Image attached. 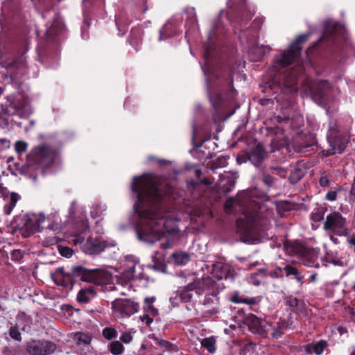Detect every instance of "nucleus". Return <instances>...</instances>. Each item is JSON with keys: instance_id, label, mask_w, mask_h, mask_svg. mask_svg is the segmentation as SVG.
<instances>
[{"instance_id": "nucleus-12", "label": "nucleus", "mask_w": 355, "mask_h": 355, "mask_svg": "<svg viewBox=\"0 0 355 355\" xmlns=\"http://www.w3.org/2000/svg\"><path fill=\"white\" fill-rule=\"evenodd\" d=\"M51 277L58 286L63 287L69 286L72 281L71 275L65 272L63 268H57L55 272L51 274Z\"/></svg>"}, {"instance_id": "nucleus-23", "label": "nucleus", "mask_w": 355, "mask_h": 355, "mask_svg": "<svg viewBox=\"0 0 355 355\" xmlns=\"http://www.w3.org/2000/svg\"><path fill=\"white\" fill-rule=\"evenodd\" d=\"M326 346H327L326 342L321 340V341H319L318 343H317L316 344L307 345L306 351L309 353H311V354L314 353L317 355H319L323 352V350Z\"/></svg>"}, {"instance_id": "nucleus-1", "label": "nucleus", "mask_w": 355, "mask_h": 355, "mask_svg": "<svg viewBox=\"0 0 355 355\" xmlns=\"http://www.w3.org/2000/svg\"><path fill=\"white\" fill-rule=\"evenodd\" d=\"M158 182L157 178L145 175L135 178L132 183V191L137 193L138 199L135 209L144 220L138 238L149 243L159 241L165 232L173 233L177 229L175 223L165 218L157 204L162 196Z\"/></svg>"}, {"instance_id": "nucleus-36", "label": "nucleus", "mask_w": 355, "mask_h": 355, "mask_svg": "<svg viewBox=\"0 0 355 355\" xmlns=\"http://www.w3.org/2000/svg\"><path fill=\"white\" fill-rule=\"evenodd\" d=\"M103 209L101 206H95L92 207L91 216L93 218L99 217L103 214Z\"/></svg>"}, {"instance_id": "nucleus-10", "label": "nucleus", "mask_w": 355, "mask_h": 355, "mask_svg": "<svg viewBox=\"0 0 355 355\" xmlns=\"http://www.w3.org/2000/svg\"><path fill=\"white\" fill-rule=\"evenodd\" d=\"M107 246L105 241L89 237L83 244L82 249L86 254H94L101 253Z\"/></svg>"}, {"instance_id": "nucleus-16", "label": "nucleus", "mask_w": 355, "mask_h": 355, "mask_svg": "<svg viewBox=\"0 0 355 355\" xmlns=\"http://www.w3.org/2000/svg\"><path fill=\"white\" fill-rule=\"evenodd\" d=\"M94 286L83 288L79 291L77 295V301L80 303H87L96 295Z\"/></svg>"}, {"instance_id": "nucleus-49", "label": "nucleus", "mask_w": 355, "mask_h": 355, "mask_svg": "<svg viewBox=\"0 0 355 355\" xmlns=\"http://www.w3.org/2000/svg\"><path fill=\"white\" fill-rule=\"evenodd\" d=\"M282 329L279 326H278L277 329H275L272 334V336L276 338L280 337L282 336Z\"/></svg>"}, {"instance_id": "nucleus-50", "label": "nucleus", "mask_w": 355, "mask_h": 355, "mask_svg": "<svg viewBox=\"0 0 355 355\" xmlns=\"http://www.w3.org/2000/svg\"><path fill=\"white\" fill-rule=\"evenodd\" d=\"M347 242L351 248H353L355 252V236H348Z\"/></svg>"}, {"instance_id": "nucleus-27", "label": "nucleus", "mask_w": 355, "mask_h": 355, "mask_svg": "<svg viewBox=\"0 0 355 355\" xmlns=\"http://www.w3.org/2000/svg\"><path fill=\"white\" fill-rule=\"evenodd\" d=\"M324 83H313L310 85V92L313 96L318 98H321L323 95V92L321 88L324 86Z\"/></svg>"}, {"instance_id": "nucleus-46", "label": "nucleus", "mask_w": 355, "mask_h": 355, "mask_svg": "<svg viewBox=\"0 0 355 355\" xmlns=\"http://www.w3.org/2000/svg\"><path fill=\"white\" fill-rule=\"evenodd\" d=\"M336 198L337 192L336 191H329L326 195V198L329 201H334Z\"/></svg>"}, {"instance_id": "nucleus-64", "label": "nucleus", "mask_w": 355, "mask_h": 355, "mask_svg": "<svg viewBox=\"0 0 355 355\" xmlns=\"http://www.w3.org/2000/svg\"><path fill=\"white\" fill-rule=\"evenodd\" d=\"M352 289L355 291V283L353 284Z\"/></svg>"}, {"instance_id": "nucleus-52", "label": "nucleus", "mask_w": 355, "mask_h": 355, "mask_svg": "<svg viewBox=\"0 0 355 355\" xmlns=\"http://www.w3.org/2000/svg\"><path fill=\"white\" fill-rule=\"evenodd\" d=\"M155 297H148L145 299V302L146 303H147L148 307L149 306V305H153V303L155 302Z\"/></svg>"}, {"instance_id": "nucleus-19", "label": "nucleus", "mask_w": 355, "mask_h": 355, "mask_svg": "<svg viewBox=\"0 0 355 355\" xmlns=\"http://www.w3.org/2000/svg\"><path fill=\"white\" fill-rule=\"evenodd\" d=\"M198 291H205L211 288L214 285V281L210 277H205L198 279L192 282Z\"/></svg>"}, {"instance_id": "nucleus-9", "label": "nucleus", "mask_w": 355, "mask_h": 355, "mask_svg": "<svg viewBox=\"0 0 355 355\" xmlns=\"http://www.w3.org/2000/svg\"><path fill=\"white\" fill-rule=\"evenodd\" d=\"M212 275L218 280L233 279L236 275L235 270L230 265L217 263L213 266Z\"/></svg>"}, {"instance_id": "nucleus-39", "label": "nucleus", "mask_w": 355, "mask_h": 355, "mask_svg": "<svg viewBox=\"0 0 355 355\" xmlns=\"http://www.w3.org/2000/svg\"><path fill=\"white\" fill-rule=\"evenodd\" d=\"M120 340L123 343L128 344L132 340V335L130 332H124L121 336Z\"/></svg>"}, {"instance_id": "nucleus-18", "label": "nucleus", "mask_w": 355, "mask_h": 355, "mask_svg": "<svg viewBox=\"0 0 355 355\" xmlns=\"http://www.w3.org/2000/svg\"><path fill=\"white\" fill-rule=\"evenodd\" d=\"M288 171L291 172L288 180L291 184L297 183L304 175V171L298 164L291 166V168Z\"/></svg>"}, {"instance_id": "nucleus-59", "label": "nucleus", "mask_w": 355, "mask_h": 355, "mask_svg": "<svg viewBox=\"0 0 355 355\" xmlns=\"http://www.w3.org/2000/svg\"><path fill=\"white\" fill-rule=\"evenodd\" d=\"M163 345H164V346H165V347H168V345H169L170 344H169L168 342H166V341H164V342H163Z\"/></svg>"}, {"instance_id": "nucleus-21", "label": "nucleus", "mask_w": 355, "mask_h": 355, "mask_svg": "<svg viewBox=\"0 0 355 355\" xmlns=\"http://www.w3.org/2000/svg\"><path fill=\"white\" fill-rule=\"evenodd\" d=\"M248 325L250 329L254 332L260 333L263 331V322L256 315H252L249 317Z\"/></svg>"}, {"instance_id": "nucleus-5", "label": "nucleus", "mask_w": 355, "mask_h": 355, "mask_svg": "<svg viewBox=\"0 0 355 355\" xmlns=\"http://www.w3.org/2000/svg\"><path fill=\"white\" fill-rule=\"evenodd\" d=\"M323 229L331 235H349L345 218L337 211H334L327 216L326 220L323 224Z\"/></svg>"}, {"instance_id": "nucleus-60", "label": "nucleus", "mask_w": 355, "mask_h": 355, "mask_svg": "<svg viewBox=\"0 0 355 355\" xmlns=\"http://www.w3.org/2000/svg\"><path fill=\"white\" fill-rule=\"evenodd\" d=\"M219 160H220V161H223V164H225V162H226V159H225V158H220V159H219Z\"/></svg>"}, {"instance_id": "nucleus-58", "label": "nucleus", "mask_w": 355, "mask_h": 355, "mask_svg": "<svg viewBox=\"0 0 355 355\" xmlns=\"http://www.w3.org/2000/svg\"><path fill=\"white\" fill-rule=\"evenodd\" d=\"M316 278H317V275H316V274H312V275L310 276V280H311V282H314L316 280Z\"/></svg>"}, {"instance_id": "nucleus-40", "label": "nucleus", "mask_w": 355, "mask_h": 355, "mask_svg": "<svg viewBox=\"0 0 355 355\" xmlns=\"http://www.w3.org/2000/svg\"><path fill=\"white\" fill-rule=\"evenodd\" d=\"M236 200L232 198L228 199L225 204V209L227 213H230L232 211V208L236 204Z\"/></svg>"}, {"instance_id": "nucleus-15", "label": "nucleus", "mask_w": 355, "mask_h": 355, "mask_svg": "<svg viewBox=\"0 0 355 355\" xmlns=\"http://www.w3.org/2000/svg\"><path fill=\"white\" fill-rule=\"evenodd\" d=\"M348 139L345 137H337L334 141H330L331 150H327V155H333L335 153H342L345 149Z\"/></svg>"}, {"instance_id": "nucleus-24", "label": "nucleus", "mask_w": 355, "mask_h": 355, "mask_svg": "<svg viewBox=\"0 0 355 355\" xmlns=\"http://www.w3.org/2000/svg\"><path fill=\"white\" fill-rule=\"evenodd\" d=\"M19 199V196L17 193L12 192L10 194V202H9V204L6 205L3 208L4 213L6 215H9L11 214L12 211L13 210L14 207H15Z\"/></svg>"}, {"instance_id": "nucleus-55", "label": "nucleus", "mask_w": 355, "mask_h": 355, "mask_svg": "<svg viewBox=\"0 0 355 355\" xmlns=\"http://www.w3.org/2000/svg\"><path fill=\"white\" fill-rule=\"evenodd\" d=\"M171 245L170 244L169 241H167L165 243H162L161 245V247L162 248H164V249H166V248H171Z\"/></svg>"}, {"instance_id": "nucleus-6", "label": "nucleus", "mask_w": 355, "mask_h": 355, "mask_svg": "<svg viewBox=\"0 0 355 355\" xmlns=\"http://www.w3.org/2000/svg\"><path fill=\"white\" fill-rule=\"evenodd\" d=\"M112 309L114 317L123 318L138 312L139 305L128 299H116L112 302Z\"/></svg>"}, {"instance_id": "nucleus-48", "label": "nucleus", "mask_w": 355, "mask_h": 355, "mask_svg": "<svg viewBox=\"0 0 355 355\" xmlns=\"http://www.w3.org/2000/svg\"><path fill=\"white\" fill-rule=\"evenodd\" d=\"M141 320L146 324V325L150 326L153 322V318H151L148 314H145L141 317Z\"/></svg>"}, {"instance_id": "nucleus-43", "label": "nucleus", "mask_w": 355, "mask_h": 355, "mask_svg": "<svg viewBox=\"0 0 355 355\" xmlns=\"http://www.w3.org/2000/svg\"><path fill=\"white\" fill-rule=\"evenodd\" d=\"M274 180L275 179L273 178V177L270 174L266 173L263 174V181L268 186L272 185V184L274 183Z\"/></svg>"}, {"instance_id": "nucleus-35", "label": "nucleus", "mask_w": 355, "mask_h": 355, "mask_svg": "<svg viewBox=\"0 0 355 355\" xmlns=\"http://www.w3.org/2000/svg\"><path fill=\"white\" fill-rule=\"evenodd\" d=\"M27 147V143L22 141H17L15 144V150L19 154L24 153L26 150Z\"/></svg>"}, {"instance_id": "nucleus-29", "label": "nucleus", "mask_w": 355, "mask_h": 355, "mask_svg": "<svg viewBox=\"0 0 355 355\" xmlns=\"http://www.w3.org/2000/svg\"><path fill=\"white\" fill-rule=\"evenodd\" d=\"M174 261L180 265L187 263L189 260V256L187 253L176 252L173 254Z\"/></svg>"}, {"instance_id": "nucleus-11", "label": "nucleus", "mask_w": 355, "mask_h": 355, "mask_svg": "<svg viewBox=\"0 0 355 355\" xmlns=\"http://www.w3.org/2000/svg\"><path fill=\"white\" fill-rule=\"evenodd\" d=\"M267 157V152L260 143L256 144L248 153V158L255 166H259Z\"/></svg>"}, {"instance_id": "nucleus-54", "label": "nucleus", "mask_w": 355, "mask_h": 355, "mask_svg": "<svg viewBox=\"0 0 355 355\" xmlns=\"http://www.w3.org/2000/svg\"><path fill=\"white\" fill-rule=\"evenodd\" d=\"M295 81V78L294 76H292L291 80L288 81V83H285L284 85L286 87H291V86L293 85Z\"/></svg>"}, {"instance_id": "nucleus-56", "label": "nucleus", "mask_w": 355, "mask_h": 355, "mask_svg": "<svg viewBox=\"0 0 355 355\" xmlns=\"http://www.w3.org/2000/svg\"><path fill=\"white\" fill-rule=\"evenodd\" d=\"M201 182L205 185H209L211 182L207 178H204L201 180Z\"/></svg>"}, {"instance_id": "nucleus-41", "label": "nucleus", "mask_w": 355, "mask_h": 355, "mask_svg": "<svg viewBox=\"0 0 355 355\" xmlns=\"http://www.w3.org/2000/svg\"><path fill=\"white\" fill-rule=\"evenodd\" d=\"M231 301L234 303L244 302V303H247V304H252L254 302V300L253 299L241 300V299H240V297L239 295H234L232 297Z\"/></svg>"}, {"instance_id": "nucleus-42", "label": "nucleus", "mask_w": 355, "mask_h": 355, "mask_svg": "<svg viewBox=\"0 0 355 355\" xmlns=\"http://www.w3.org/2000/svg\"><path fill=\"white\" fill-rule=\"evenodd\" d=\"M59 251L62 256L66 257H69L73 254L72 250L68 247H60Z\"/></svg>"}, {"instance_id": "nucleus-34", "label": "nucleus", "mask_w": 355, "mask_h": 355, "mask_svg": "<svg viewBox=\"0 0 355 355\" xmlns=\"http://www.w3.org/2000/svg\"><path fill=\"white\" fill-rule=\"evenodd\" d=\"M270 169L275 171V174L280 177L285 178L289 169L282 167V166H272Z\"/></svg>"}, {"instance_id": "nucleus-31", "label": "nucleus", "mask_w": 355, "mask_h": 355, "mask_svg": "<svg viewBox=\"0 0 355 355\" xmlns=\"http://www.w3.org/2000/svg\"><path fill=\"white\" fill-rule=\"evenodd\" d=\"M103 335L106 339L111 340L116 337L117 331L114 328L107 327L103 330Z\"/></svg>"}, {"instance_id": "nucleus-38", "label": "nucleus", "mask_w": 355, "mask_h": 355, "mask_svg": "<svg viewBox=\"0 0 355 355\" xmlns=\"http://www.w3.org/2000/svg\"><path fill=\"white\" fill-rule=\"evenodd\" d=\"M284 270L286 272V276L297 275V269L291 265H286L284 268Z\"/></svg>"}, {"instance_id": "nucleus-32", "label": "nucleus", "mask_w": 355, "mask_h": 355, "mask_svg": "<svg viewBox=\"0 0 355 355\" xmlns=\"http://www.w3.org/2000/svg\"><path fill=\"white\" fill-rule=\"evenodd\" d=\"M9 335L12 338L19 342L22 339L21 332L16 326L10 327L9 329Z\"/></svg>"}, {"instance_id": "nucleus-63", "label": "nucleus", "mask_w": 355, "mask_h": 355, "mask_svg": "<svg viewBox=\"0 0 355 355\" xmlns=\"http://www.w3.org/2000/svg\"><path fill=\"white\" fill-rule=\"evenodd\" d=\"M237 160H238V162H239L240 163H241V162H245V160H243V161H241V162H240V157L237 158Z\"/></svg>"}, {"instance_id": "nucleus-26", "label": "nucleus", "mask_w": 355, "mask_h": 355, "mask_svg": "<svg viewBox=\"0 0 355 355\" xmlns=\"http://www.w3.org/2000/svg\"><path fill=\"white\" fill-rule=\"evenodd\" d=\"M201 345L210 353L216 351V339L214 337L205 338L201 340Z\"/></svg>"}, {"instance_id": "nucleus-17", "label": "nucleus", "mask_w": 355, "mask_h": 355, "mask_svg": "<svg viewBox=\"0 0 355 355\" xmlns=\"http://www.w3.org/2000/svg\"><path fill=\"white\" fill-rule=\"evenodd\" d=\"M318 258V252L316 250L309 249L305 251L303 255L304 264L307 266H313L315 268L319 267V263L317 262Z\"/></svg>"}, {"instance_id": "nucleus-62", "label": "nucleus", "mask_w": 355, "mask_h": 355, "mask_svg": "<svg viewBox=\"0 0 355 355\" xmlns=\"http://www.w3.org/2000/svg\"><path fill=\"white\" fill-rule=\"evenodd\" d=\"M0 141H1V143H4V142L6 141V139H0Z\"/></svg>"}, {"instance_id": "nucleus-30", "label": "nucleus", "mask_w": 355, "mask_h": 355, "mask_svg": "<svg viewBox=\"0 0 355 355\" xmlns=\"http://www.w3.org/2000/svg\"><path fill=\"white\" fill-rule=\"evenodd\" d=\"M124 347L121 342L116 340L110 345V351L114 355H119L123 353Z\"/></svg>"}, {"instance_id": "nucleus-44", "label": "nucleus", "mask_w": 355, "mask_h": 355, "mask_svg": "<svg viewBox=\"0 0 355 355\" xmlns=\"http://www.w3.org/2000/svg\"><path fill=\"white\" fill-rule=\"evenodd\" d=\"M329 178L326 174H322L320 179V184L322 187H327L329 185Z\"/></svg>"}, {"instance_id": "nucleus-8", "label": "nucleus", "mask_w": 355, "mask_h": 355, "mask_svg": "<svg viewBox=\"0 0 355 355\" xmlns=\"http://www.w3.org/2000/svg\"><path fill=\"white\" fill-rule=\"evenodd\" d=\"M316 144L313 134L309 132H298L293 139L292 145L297 152H304L306 148Z\"/></svg>"}, {"instance_id": "nucleus-13", "label": "nucleus", "mask_w": 355, "mask_h": 355, "mask_svg": "<svg viewBox=\"0 0 355 355\" xmlns=\"http://www.w3.org/2000/svg\"><path fill=\"white\" fill-rule=\"evenodd\" d=\"M289 144L288 138L285 135L284 131L279 128H277L275 137L271 140V152L286 147Z\"/></svg>"}, {"instance_id": "nucleus-20", "label": "nucleus", "mask_w": 355, "mask_h": 355, "mask_svg": "<svg viewBox=\"0 0 355 355\" xmlns=\"http://www.w3.org/2000/svg\"><path fill=\"white\" fill-rule=\"evenodd\" d=\"M193 292L198 293V291L195 287V284L193 283L189 284L180 291V297L184 302H189L192 299L193 296Z\"/></svg>"}, {"instance_id": "nucleus-14", "label": "nucleus", "mask_w": 355, "mask_h": 355, "mask_svg": "<svg viewBox=\"0 0 355 355\" xmlns=\"http://www.w3.org/2000/svg\"><path fill=\"white\" fill-rule=\"evenodd\" d=\"M74 275L80 277L81 280L94 284H98L97 274L94 271L87 270V269L81 267L76 266L73 268Z\"/></svg>"}, {"instance_id": "nucleus-57", "label": "nucleus", "mask_w": 355, "mask_h": 355, "mask_svg": "<svg viewBox=\"0 0 355 355\" xmlns=\"http://www.w3.org/2000/svg\"><path fill=\"white\" fill-rule=\"evenodd\" d=\"M202 171L200 169H196L195 171V175L197 178H200L201 176Z\"/></svg>"}, {"instance_id": "nucleus-45", "label": "nucleus", "mask_w": 355, "mask_h": 355, "mask_svg": "<svg viewBox=\"0 0 355 355\" xmlns=\"http://www.w3.org/2000/svg\"><path fill=\"white\" fill-rule=\"evenodd\" d=\"M48 229L54 232H60L61 230V225L58 223L53 222L48 226Z\"/></svg>"}, {"instance_id": "nucleus-2", "label": "nucleus", "mask_w": 355, "mask_h": 355, "mask_svg": "<svg viewBox=\"0 0 355 355\" xmlns=\"http://www.w3.org/2000/svg\"><path fill=\"white\" fill-rule=\"evenodd\" d=\"M238 205L242 207L243 217L236 221L237 232L244 236L250 237L257 225V211L260 207L254 200L239 196Z\"/></svg>"}, {"instance_id": "nucleus-61", "label": "nucleus", "mask_w": 355, "mask_h": 355, "mask_svg": "<svg viewBox=\"0 0 355 355\" xmlns=\"http://www.w3.org/2000/svg\"><path fill=\"white\" fill-rule=\"evenodd\" d=\"M75 205H76V202H73L71 203V208L74 207H75Z\"/></svg>"}, {"instance_id": "nucleus-51", "label": "nucleus", "mask_w": 355, "mask_h": 355, "mask_svg": "<svg viewBox=\"0 0 355 355\" xmlns=\"http://www.w3.org/2000/svg\"><path fill=\"white\" fill-rule=\"evenodd\" d=\"M148 313H150L153 315H157L158 314V310L155 309L153 305H149L148 307Z\"/></svg>"}, {"instance_id": "nucleus-25", "label": "nucleus", "mask_w": 355, "mask_h": 355, "mask_svg": "<svg viewBox=\"0 0 355 355\" xmlns=\"http://www.w3.org/2000/svg\"><path fill=\"white\" fill-rule=\"evenodd\" d=\"M74 338L78 345H88L92 340L89 334L83 332H77L74 336Z\"/></svg>"}, {"instance_id": "nucleus-33", "label": "nucleus", "mask_w": 355, "mask_h": 355, "mask_svg": "<svg viewBox=\"0 0 355 355\" xmlns=\"http://www.w3.org/2000/svg\"><path fill=\"white\" fill-rule=\"evenodd\" d=\"M33 220L35 222V224L39 229V232H41L42 230V227H41L42 224L44 223L46 220V217L43 214H38L33 215Z\"/></svg>"}, {"instance_id": "nucleus-53", "label": "nucleus", "mask_w": 355, "mask_h": 355, "mask_svg": "<svg viewBox=\"0 0 355 355\" xmlns=\"http://www.w3.org/2000/svg\"><path fill=\"white\" fill-rule=\"evenodd\" d=\"M294 276H295V279H296L299 283H300L301 284H303V281H302L303 276H302V275H301V274H300L299 272H297V275H295Z\"/></svg>"}, {"instance_id": "nucleus-47", "label": "nucleus", "mask_w": 355, "mask_h": 355, "mask_svg": "<svg viewBox=\"0 0 355 355\" xmlns=\"http://www.w3.org/2000/svg\"><path fill=\"white\" fill-rule=\"evenodd\" d=\"M282 270L281 268H277L275 270L269 272L268 275L272 278H277L281 276L280 272Z\"/></svg>"}, {"instance_id": "nucleus-22", "label": "nucleus", "mask_w": 355, "mask_h": 355, "mask_svg": "<svg viewBox=\"0 0 355 355\" xmlns=\"http://www.w3.org/2000/svg\"><path fill=\"white\" fill-rule=\"evenodd\" d=\"M250 51V53L255 55L254 60H259L266 53L270 51V47L267 45H257L252 46Z\"/></svg>"}, {"instance_id": "nucleus-3", "label": "nucleus", "mask_w": 355, "mask_h": 355, "mask_svg": "<svg viewBox=\"0 0 355 355\" xmlns=\"http://www.w3.org/2000/svg\"><path fill=\"white\" fill-rule=\"evenodd\" d=\"M309 36V34L298 36L286 50L276 56L274 67L282 69L297 61L301 55V45L308 40Z\"/></svg>"}, {"instance_id": "nucleus-4", "label": "nucleus", "mask_w": 355, "mask_h": 355, "mask_svg": "<svg viewBox=\"0 0 355 355\" xmlns=\"http://www.w3.org/2000/svg\"><path fill=\"white\" fill-rule=\"evenodd\" d=\"M57 150L47 144H42L35 146L28 155L30 164L48 167L55 161Z\"/></svg>"}, {"instance_id": "nucleus-28", "label": "nucleus", "mask_w": 355, "mask_h": 355, "mask_svg": "<svg viewBox=\"0 0 355 355\" xmlns=\"http://www.w3.org/2000/svg\"><path fill=\"white\" fill-rule=\"evenodd\" d=\"M33 220V216L28 217L24 223V226L26 230L28 231V234H33L35 232H39V229L37 228L35 222Z\"/></svg>"}, {"instance_id": "nucleus-7", "label": "nucleus", "mask_w": 355, "mask_h": 355, "mask_svg": "<svg viewBox=\"0 0 355 355\" xmlns=\"http://www.w3.org/2000/svg\"><path fill=\"white\" fill-rule=\"evenodd\" d=\"M55 349V344L47 340H33L26 343V350L30 355H49Z\"/></svg>"}, {"instance_id": "nucleus-37", "label": "nucleus", "mask_w": 355, "mask_h": 355, "mask_svg": "<svg viewBox=\"0 0 355 355\" xmlns=\"http://www.w3.org/2000/svg\"><path fill=\"white\" fill-rule=\"evenodd\" d=\"M301 301L296 297H288L286 299V304L291 307H297L300 305Z\"/></svg>"}]
</instances>
